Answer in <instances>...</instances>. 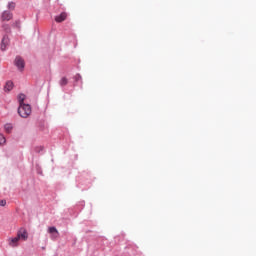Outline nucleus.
Wrapping results in <instances>:
<instances>
[{"label": "nucleus", "mask_w": 256, "mask_h": 256, "mask_svg": "<svg viewBox=\"0 0 256 256\" xmlns=\"http://www.w3.org/2000/svg\"><path fill=\"white\" fill-rule=\"evenodd\" d=\"M67 83H69V81L67 80V78L63 77L61 80H60V85L61 87H65V85H67Z\"/></svg>", "instance_id": "obj_13"}, {"label": "nucleus", "mask_w": 256, "mask_h": 256, "mask_svg": "<svg viewBox=\"0 0 256 256\" xmlns=\"http://www.w3.org/2000/svg\"><path fill=\"white\" fill-rule=\"evenodd\" d=\"M48 233L51 235L52 241H55L59 238V230L55 226L48 228Z\"/></svg>", "instance_id": "obj_4"}, {"label": "nucleus", "mask_w": 256, "mask_h": 256, "mask_svg": "<svg viewBox=\"0 0 256 256\" xmlns=\"http://www.w3.org/2000/svg\"><path fill=\"white\" fill-rule=\"evenodd\" d=\"M1 19L2 21H11L13 19V13L6 10L2 13Z\"/></svg>", "instance_id": "obj_5"}, {"label": "nucleus", "mask_w": 256, "mask_h": 256, "mask_svg": "<svg viewBox=\"0 0 256 256\" xmlns=\"http://www.w3.org/2000/svg\"><path fill=\"white\" fill-rule=\"evenodd\" d=\"M19 238L18 236L14 237V238H10L9 239V245L10 247H17L19 245Z\"/></svg>", "instance_id": "obj_8"}, {"label": "nucleus", "mask_w": 256, "mask_h": 256, "mask_svg": "<svg viewBox=\"0 0 256 256\" xmlns=\"http://www.w3.org/2000/svg\"><path fill=\"white\" fill-rule=\"evenodd\" d=\"M3 29L6 33H11V27H9V25L7 24L3 25Z\"/></svg>", "instance_id": "obj_14"}, {"label": "nucleus", "mask_w": 256, "mask_h": 256, "mask_svg": "<svg viewBox=\"0 0 256 256\" xmlns=\"http://www.w3.org/2000/svg\"><path fill=\"white\" fill-rule=\"evenodd\" d=\"M8 45H9V36H4L2 39L1 50L5 51Z\"/></svg>", "instance_id": "obj_7"}, {"label": "nucleus", "mask_w": 256, "mask_h": 256, "mask_svg": "<svg viewBox=\"0 0 256 256\" xmlns=\"http://www.w3.org/2000/svg\"><path fill=\"white\" fill-rule=\"evenodd\" d=\"M17 237L20 241H27V239H29V234L25 228H20L17 232Z\"/></svg>", "instance_id": "obj_3"}, {"label": "nucleus", "mask_w": 256, "mask_h": 256, "mask_svg": "<svg viewBox=\"0 0 256 256\" xmlns=\"http://www.w3.org/2000/svg\"><path fill=\"white\" fill-rule=\"evenodd\" d=\"M75 79H76V81H81V75L77 74V75L75 76Z\"/></svg>", "instance_id": "obj_17"}, {"label": "nucleus", "mask_w": 256, "mask_h": 256, "mask_svg": "<svg viewBox=\"0 0 256 256\" xmlns=\"http://www.w3.org/2000/svg\"><path fill=\"white\" fill-rule=\"evenodd\" d=\"M14 64L19 71H23V69H25V60L21 56H17L15 58Z\"/></svg>", "instance_id": "obj_2"}, {"label": "nucleus", "mask_w": 256, "mask_h": 256, "mask_svg": "<svg viewBox=\"0 0 256 256\" xmlns=\"http://www.w3.org/2000/svg\"><path fill=\"white\" fill-rule=\"evenodd\" d=\"M18 114L23 119H27L31 115V106L29 104H22L18 107Z\"/></svg>", "instance_id": "obj_1"}, {"label": "nucleus", "mask_w": 256, "mask_h": 256, "mask_svg": "<svg viewBox=\"0 0 256 256\" xmlns=\"http://www.w3.org/2000/svg\"><path fill=\"white\" fill-rule=\"evenodd\" d=\"M24 101H25V94H20V95L18 96L19 105H25V104H24Z\"/></svg>", "instance_id": "obj_11"}, {"label": "nucleus", "mask_w": 256, "mask_h": 256, "mask_svg": "<svg viewBox=\"0 0 256 256\" xmlns=\"http://www.w3.org/2000/svg\"><path fill=\"white\" fill-rule=\"evenodd\" d=\"M67 19V12H62L60 15L55 17L56 23H63Z\"/></svg>", "instance_id": "obj_6"}, {"label": "nucleus", "mask_w": 256, "mask_h": 256, "mask_svg": "<svg viewBox=\"0 0 256 256\" xmlns=\"http://www.w3.org/2000/svg\"><path fill=\"white\" fill-rule=\"evenodd\" d=\"M13 89V82L8 81L6 82V85L4 86V91H11Z\"/></svg>", "instance_id": "obj_10"}, {"label": "nucleus", "mask_w": 256, "mask_h": 256, "mask_svg": "<svg viewBox=\"0 0 256 256\" xmlns=\"http://www.w3.org/2000/svg\"><path fill=\"white\" fill-rule=\"evenodd\" d=\"M7 143V139L5 138V135L0 134V145H5Z\"/></svg>", "instance_id": "obj_12"}, {"label": "nucleus", "mask_w": 256, "mask_h": 256, "mask_svg": "<svg viewBox=\"0 0 256 256\" xmlns=\"http://www.w3.org/2000/svg\"><path fill=\"white\" fill-rule=\"evenodd\" d=\"M8 9H15V3H13V2L9 3Z\"/></svg>", "instance_id": "obj_16"}, {"label": "nucleus", "mask_w": 256, "mask_h": 256, "mask_svg": "<svg viewBox=\"0 0 256 256\" xmlns=\"http://www.w3.org/2000/svg\"><path fill=\"white\" fill-rule=\"evenodd\" d=\"M7 205V201L6 200H0V206L1 207H5Z\"/></svg>", "instance_id": "obj_15"}, {"label": "nucleus", "mask_w": 256, "mask_h": 256, "mask_svg": "<svg viewBox=\"0 0 256 256\" xmlns=\"http://www.w3.org/2000/svg\"><path fill=\"white\" fill-rule=\"evenodd\" d=\"M4 131L6 133H11L13 131V124L8 123L4 125Z\"/></svg>", "instance_id": "obj_9"}]
</instances>
